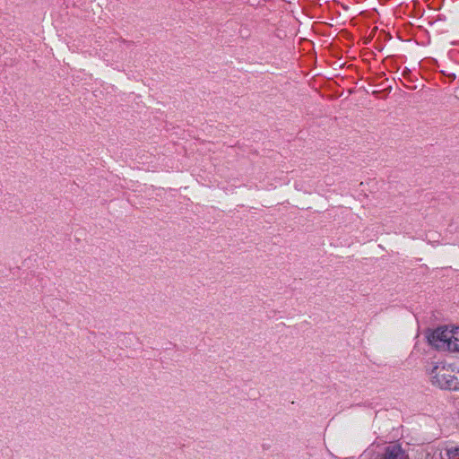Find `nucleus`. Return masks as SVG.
<instances>
[{
	"label": "nucleus",
	"instance_id": "obj_4",
	"mask_svg": "<svg viewBox=\"0 0 459 459\" xmlns=\"http://www.w3.org/2000/svg\"><path fill=\"white\" fill-rule=\"evenodd\" d=\"M447 459H459V447H452L446 450Z\"/></svg>",
	"mask_w": 459,
	"mask_h": 459
},
{
	"label": "nucleus",
	"instance_id": "obj_2",
	"mask_svg": "<svg viewBox=\"0 0 459 459\" xmlns=\"http://www.w3.org/2000/svg\"><path fill=\"white\" fill-rule=\"evenodd\" d=\"M432 383L442 389H459V369L450 365L436 366L432 371Z\"/></svg>",
	"mask_w": 459,
	"mask_h": 459
},
{
	"label": "nucleus",
	"instance_id": "obj_1",
	"mask_svg": "<svg viewBox=\"0 0 459 459\" xmlns=\"http://www.w3.org/2000/svg\"><path fill=\"white\" fill-rule=\"evenodd\" d=\"M429 342L437 350L459 352V327H438L429 334Z\"/></svg>",
	"mask_w": 459,
	"mask_h": 459
},
{
	"label": "nucleus",
	"instance_id": "obj_3",
	"mask_svg": "<svg viewBox=\"0 0 459 459\" xmlns=\"http://www.w3.org/2000/svg\"><path fill=\"white\" fill-rule=\"evenodd\" d=\"M380 459H410L408 454L397 443L389 445L385 448V452Z\"/></svg>",
	"mask_w": 459,
	"mask_h": 459
}]
</instances>
